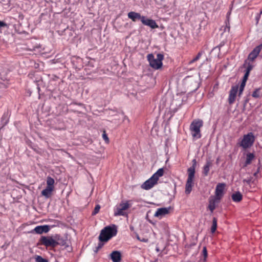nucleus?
Here are the masks:
<instances>
[{"instance_id": "3", "label": "nucleus", "mask_w": 262, "mask_h": 262, "mask_svg": "<svg viewBox=\"0 0 262 262\" xmlns=\"http://www.w3.org/2000/svg\"><path fill=\"white\" fill-rule=\"evenodd\" d=\"M255 138L252 132L248 133L243 136V139L237 143V145L242 147L244 149L251 147L255 142Z\"/></svg>"}, {"instance_id": "20", "label": "nucleus", "mask_w": 262, "mask_h": 262, "mask_svg": "<svg viewBox=\"0 0 262 262\" xmlns=\"http://www.w3.org/2000/svg\"><path fill=\"white\" fill-rule=\"evenodd\" d=\"M231 198L234 202H239L242 200L243 195L239 191H236L232 194Z\"/></svg>"}, {"instance_id": "11", "label": "nucleus", "mask_w": 262, "mask_h": 262, "mask_svg": "<svg viewBox=\"0 0 262 262\" xmlns=\"http://www.w3.org/2000/svg\"><path fill=\"white\" fill-rule=\"evenodd\" d=\"M238 85H236L232 86L229 92V95L228 98V102L230 104L234 103L238 91Z\"/></svg>"}, {"instance_id": "32", "label": "nucleus", "mask_w": 262, "mask_h": 262, "mask_svg": "<svg viewBox=\"0 0 262 262\" xmlns=\"http://www.w3.org/2000/svg\"><path fill=\"white\" fill-rule=\"evenodd\" d=\"M202 254L204 257L203 261L205 262L208 256L207 250L206 247H203Z\"/></svg>"}, {"instance_id": "13", "label": "nucleus", "mask_w": 262, "mask_h": 262, "mask_svg": "<svg viewBox=\"0 0 262 262\" xmlns=\"http://www.w3.org/2000/svg\"><path fill=\"white\" fill-rule=\"evenodd\" d=\"M126 121L128 122V120L126 118L123 112L122 111H117L116 114V124L118 123V125L121 123Z\"/></svg>"}, {"instance_id": "28", "label": "nucleus", "mask_w": 262, "mask_h": 262, "mask_svg": "<svg viewBox=\"0 0 262 262\" xmlns=\"http://www.w3.org/2000/svg\"><path fill=\"white\" fill-rule=\"evenodd\" d=\"M260 90H261L260 88L256 89L254 90V91L252 93V96L255 98H258L260 97Z\"/></svg>"}, {"instance_id": "42", "label": "nucleus", "mask_w": 262, "mask_h": 262, "mask_svg": "<svg viewBox=\"0 0 262 262\" xmlns=\"http://www.w3.org/2000/svg\"><path fill=\"white\" fill-rule=\"evenodd\" d=\"M111 258L113 262H115V250L113 251L110 255Z\"/></svg>"}, {"instance_id": "46", "label": "nucleus", "mask_w": 262, "mask_h": 262, "mask_svg": "<svg viewBox=\"0 0 262 262\" xmlns=\"http://www.w3.org/2000/svg\"><path fill=\"white\" fill-rule=\"evenodd\" d=\"M249 74H250L249 73L247 72H245V74H244V76H247V77H249Z\"/></svg>"}, {"instance_id": "25", "label": "nucleus", "mask_w": 262, "mask_h": 262, "mask_svg": "<svg viewBox=\"0 0 262 262\" xmlns=\"http://www.w3.org/2000/svg\"><path fill=\"white\" fill-rule=\"evenodd\" d=\"M243 67L246 68V69L245 70V72H247L248 73H250V71L252 70L253 68V66L249 62H247V60H245L244 61V63L243 65Z\"/></svg>"}, {"instance_id": "14", "label": "nucleus", "mask_w": 262, "mask_h": 262, "mask_svg": "<svg viewBox=\"0 0 262 262\" xmlns=\"http://www.w3.org/2000/svg\"><path fill=\"white\" fill-rule=\"evenodd\" d=\"M170 208V207L158 208L155 213L154 216L155 217H161L162 216L168 214L169 212Z\"/></svg>"}, {"instance_id": "27", "label": "nucleus", "mask_w": 262, "mask_h": 262, "mask_svg": "<svg viewBox=\"0 0 262 262\" xmlns=\"http://www.w3.org/2000/svg\"><path fill=\"white\" fill-rule=\"evenodd\" d=\"M217 228V219L215 217H213L212 220V225L211 228V232L214 233Z\"/></svg>"}, {"instance_id": "49", "label": "nucleus", "mask_w": 262, "mask_h": 262, "mask_svg": "<svg viewBox=\"0 0 262 262\" xmlns=\"http://www.w3.org/2000/svg\"><path fill=\"white\" fill-rule=\"evenodd\" d=\"M115 232H116V234H117V227L116 226V230H115Z\"/></svg>"}, {"instance_id": "5", "label": "nucleus", "mask_w": 262, "mask_h": 262, "mask_svg": "<svg viewBox=\"0 0 262 262\" xmlns=\"http://www.w3.org/2000/svg\"><path fill=\"white\" fill-rule=\"evenodd\" d=\"M203 121L201 120H194L190 125V130L193 138L200 139L201 138L200 128L203 126Z\"/></svg>"}, {"instance_id": "37", "label": "nucleus", "mask_w": 262, "mask_h": 262, "mask_svg": "<svg viewBox=\"0 0 262 262\" xmlns=\"http://www.w3.org/2000/svg\"><path fill=\"white\" fill-rule=\"evenodd\" d=\"M105 242H100V241H99V243H98V246L96 247V250L95 251V252H97L98 251V250L101 249L103 245H104V243H105Z\"/></svg>"}, {"instance_id": "39", "label": "nucleus", "mask_w": 262, "mask_h": 262, "mask_svg": "<svg viewBox=\"0 0 262 262\" xmlns=\"http://www.w3.org/2000/svg\"><path fill=\"white\" fill-rule=\"evenodd\" d=\"M136 237H137V238L139 241H141V242H143L146 243V242H148V241L147 238H140V237H139V236L138 234H137Z\"/></svg>"}, {"instance_id": "29", "label": "nucleus", "mask_w": 262, "mask_h": 262, "mask_svg": "<svg viewBox=\"0 0 262 262\" xmlns=\"http://www.w3.org/2000/svg\"><path fill=\"white\" fill-rule=\"evenodd\" d=\"M230 12H228L227 15V20L226 21V26L224 28V32L226 31V30H227V31L229 32L230 31V24H229V15H230Z\"/></svg>"}, {"instance_id": "45", "label": "nucleus", "mask_w": 262, "mask_h": 262, "mask_svg": "<svg viewBox=\"0 0 262 262\" xmlns=\"http://www.w3.org/2000/svg\"><path fill=\"white\" fill-rule=\"evenodd\" d=\"M252 178H248V179H244V180H243V182H246V183H247V184H250V183H251V181H252Z\"/></svg>"}, {"instance_id": "8", "label": "nucleus", "mask_w": 262, "mask_h": 262, "mask_svg": "<svg viewBox=\"0 0 262 262\" xmlns=\"http://www.w3.org/2000/svg\"><path fill=\"white\" fill-rule=\"evenodd\" d=\"M194 176L193 174H188V178L185 185V193L189 194L192 191V187L193 185V180Z\"/></svg>"}, {"instance_id": "43", "label": "nucleus", "mask_w": 262, "mask_h": 262, "mask_svg": "<svg viewBox=\"0 0 262 262\" xmlns=\"http://www.w3.org/2000/svg\"><path fill=\"white\" fill-rule=\"evenodd\" d=\"M7 27V24L6 23H5V22L0 20V29L3 27Z\"/></svg>"}, {"instance_id": "9", "label": "nucleus", "mask_w": 262, "mask_h": 262, "mask_svg": "<svg viewBox=\"0 0 262 262\" xmlns=\"http://www.w3.org/2000/svg\"><path fill=\"white\" fill-rule=\"evenodd\" d=\"M225 183H219L215 188V196L218 201H220L224 195V190L225 189Z\"/></svg>"}, {"instance_id": "44", "label": "nucleus", "mask_w": 262, "mask_h": 262, "mask_svg": "<svg viewBox=\"0 0 262 262\" xmlns=\"http://www.w3.org/2000/svg\"><path fill=\"white\" fill-rule=\"evenodd\" d=\"M257 166H258V168L257 169L256 172H257V173H259L260 171V168L261 167V164L260 163V161L259 159L258 160V163L257 164Z\"/></svg>"}, {"instance_id": "31", "label": "nucleus", "mask_w": 262, "mask_h": 262, "mask_svg": "<svg viewBox=\"0 0 262 262\" xmlns=\"http://www.w3.org/2000/svg\"><path fill=\"white\" fill-rule=\"evenodd\" d=\"M122 255L120 251L116 250V262H123L121 261Z\"/></svg>"}, {"instance_id": "38", "label": "nucleus", "mask_w": 262, "mask_h": 262, "mask_svg": "<svg viewBox=\"0 0 262 262\" xmlns=\"http://www.w3.org/2000/svg\"><path fill=\"white\" fill-rule=\"evenodd\" d=\"M2 121L4 122L3 123L4 125L6 124L8 121L7 115L4 114L2 118Z\"/></svg>"}, {"instance_id": "40", "label": "nucleus", "mask_w": 262, "mask_h": 262, "mask_svg": "<svg viewBox=\"0 0 262 262\" xmlns=\"http://www.w3.org/2000/svg\"><path fill=\"white\" fill-rule=\"evenodd\" d=\"M249 99L248 98H246L244 101L243 103V111L245 110V107L246 106L247 103L249 102Z\"/></svg>"}, {"instance_id": "4", "label": "nucleus", "mask_w": 262, "mask_h": 262, "mask_svg": "<svg viewBox=\"0 0 262 262\" xmlns=\"http://www.w3.org/2000/svg\"><path fill=\"white\" fill-rule=\"evenodd\" d=\"M147 58L149 63V65L152 68L158 70L162 67L163 64L162 60L164 59V55L163 54H157L156 58H155L152 54H149L147 55Z\"/></svg>"}, {"instance_id": "48", "label": "nucleus", "mask_w": 262, "mask_h": 262, "mask_svg": "<svg viewBox=\"0 0 262 262\" xmlns=\"http://www.w3.org/2000/svg\"><path fill=\"white\" fill-rule=\"evenodd\" d=\"M219 158H217V159H216V164H218V163H219Z\"/></svg>"}, {"instance_id": "51", "label": "nucleus", "mask_w": 262, "mask_h": 262, "mask_svg": "<svg viewBox=\"0 0 262 262\" xmlns=\"http://www.w3.org/2000/svg\"><path fill=\"white\" fill-rule=\"evenodd\" d=\"M176 184H174V189L176 190Z\"/></svg>"}, {"instance_id": "1", "label": "nucleus", "mask_w": 262, "mask_h": 262, "mask_svg": "<svg viewBox=\"0 0 262 262\" xmlns=\"http://www.w3.org/2000/svg\"><path fill=\"white\" fill-rule=\"evenodd\" d=\"M40 244L47 247H55L58 245H64L63 241L60 242V236L55 235L54 236H42L39 239Z\"/></svg>"}, {"instance_id": "22", "label": "nucleus", "mask_w": 262, "mask_h": 262, "mask_svg": "<svg viewBox=\"0 0 262 262\" xmlns=\"http://www.w3.org/2000/svg\"><path fill=\"white\" fill-rule=\"evenodd\" d=\"M54 189L49 187H46V188L43 189L41 191V194L43 196H46V198H49L52 191Z\"/></svg>"}, {"instance_id": "23", "label": "nucleus", "mask_w": 262, "mask_h": 262, "mask_svg": "<svg viewBox=\"0 0 262 262\" xmlns=\"http://www.w3.org/2000/svg\"><path fill=\"white\" fill-rule=\"evenodd\" d=\"M192 165L191 167H190L188 170H187V172H188V174H191L192 173L193 175L194 176V174H195V167H196V159H193L192 160Z\"/></svg>"}, {"instance_id": "16", "label": "nucleus", "mask_w": 262, "mask_h": 262, "mask_svg": "<svg viewBox=\"0 0 262 262\" xmlns=\"http://www.w3.org/2000/svg\"><path fill=\"white\" fill-rule=\"evenodd\" d=\"M212 166V162L209 159H207L206 160V162L205 165L203 167L202 173L204 176H207L208 175V173L210 170V167Z\"/></svg>"}, {"instance_id": "26", "label": "nucleus", "mask_w": 262, "mask_h": 262, "mask_svg": "<svg viewBox=\"0 0 262 262\" xmlns=\"http://www.w3.org/2000/svg\"><path fill=\"white\" fill-rule=\"evenodd\" d=\"M55 183V181L54 179L51 178V177H48L47 179V187H51L54 189V184Z\"/></svg>"}, {"instance_id": "21", "label": "nucleus", "mask_w": 262, "mask_h": 262, "mask_svg": "<svg viewBox=\"0 0 262 262\" xmlns=\"http://www.w3.org/2000/svg\"><path fill=\"white\" fill-rule=\"evenodd\" d=\"M164 172V170L163 168H160L152 176V177H153L158 181L159 177L163 176Z\"/></svg>"}, {"instance_id": "24", "label": "nucleus", "mask_w": 262, "mask_h": 262, "mask_svg": "<svg viewBox=\"0 0 262 262\" xmlns=\"http://www.w3.org/2000/svg\"><path fill=\"white\" fill-rule=\"evenodd\" d=\"M243 67L246 68V69L245 70V72H247L248 73H250V71L252 70L253 68V66L249 62H247V60H245L244 61V63L243 65Z\"/></svg>"}, {"instance_id": "17", "label": "nucleus", "mask_w": 262, "mask_h": 262, "mask_svg": "<svg viewBox=\"0 0 262 262\" xmlns=\"http://www.w3.org/2000/svg\"><path fill=\"white\" fill-rule=\"evenodd\" d=\"M50 230L49 226L48 225H43V226H36L34 231L37 234H42V233H47Z\"/></svg>"}, {"instance_id": "19", "label": "nucleus", "mask_w": 262, "mask_h": 262, "mask_svg": "<svg viewBox=\"0 0 262 262\" xmlns=\"http://www.w3.org/2000/svg\"><path fill=\"white\" fill-rule=\"evenodd\" d=\"M255 155L253 153L248 152L246 154V158L243 167H247L248 165L250 164L252 161L255 158Z\"/></svg>"}, {"instance_id": "36", "label": "nucleus", "mask_w": 262, "mask_h": 262, "mask_svg": "<svg viewBox=\"0 0 262 262\" xmlns=\"http://www.w3.org/2000/svg\"><path fill=\"white\" fill-rule=\"evenodd\" d=\"M102 138L103 140L105 141V143H108L109 142V139L105 130H103V132Z\"/></svg>"}, {"instance_id": "52", "label": "nucleus", "mask_w": 262, "mask_h": 262, "mask_svg": "<svg viewBox=\"0 0 262 262\" xmlns=\"http://www.w3.org/2000/svg\"><path fill=\"white\" fill-rule=\"evenodd\" d=\"M262 13V10L260 11V14Z\"/></svg>"}, {"instance_id": "33", "label": "nucleus", "mask_w": 262, "mask_h": 262, "mask_svg": "<svg viewBox=\"0 0 262 262\" xmlns=\"http://www.w3.org/2000/svg\"><path fill=\"white\" fill-rule=\"evenodd\" d=\"M35 260L36 262H48L47 259L42 258L41 256L39 255L36 256Z\"/></svg>"}, {"instance_id": "41", "label": "nucleus", "mask_w": 262, "mask_h": 262, "mask_svg": "<svg viewBox=\"0 0 262 262\" xmlns=\"http://www.w3.org/2000/svg\"><path fill=\"white\" fill-rule=\"evenodd\" d=\"M248 79V77L244 76L243 77V79H242V81L241 83H243V84L246 85V82H247Z\"/></svg>"}, {"instance_id": "47", "label": "nucleus", "mask_w": 262, "mask_h": 262, "mask_svg": "<svg viewBox=\"0 0 262 262\" xmlns=\"http://www.w3.org/2000/svg\"><path fill=\"white\" fill-rule=\"evenodd\" d=\"M258 173H257V172L256 171L255 172H254V176H255V177H257V174H258Z\"/></svg>"}, {"instance_id": "15", "label": "nucleus", "mask_w": 262, "mask_h": 262, "mask_svg": "<svg viewBox=\"0 0 262 262\" xmlns=\"http://www.w3.org/2000/svg\"><path fill=\"white\" fill-rule=\"evenodd\" d=\"M128 17L132 19L133 21H136L137 20H140L141 21L143 15L139 13L131 11L127 14Z\"/></svg>"}, {"instance_id": "34", "label": "nucleus", "mask_w": 262, "mask_h": 262, "mask_svg": "<svg viewBox=\"0 0 262 262\" xmlns=\"http://www.w3.org/2000/svg\"><path fill=\"white\" fill-rule=\"evenodd\" d=\"M100 209V206L98 204L96 205L93 211L92 212V215H95L96 214H97Z\"/></svg>"}, {"instance_id": "50", "label": "nucleus", "mask_w": 262, "mask_h": 262, "mask_svg": "<svg viewBox=\"0 0 262 262\" xmlns=\"http://www.w3.org/2000/svg\"><path fill=\"white\" fill-rule=\"evenodd\" d=\"M130 228L131 230H133V229H134V228L133 227H130Z\"/></svg>"}, {"instance_id": "7", "label": "nucleus", "mask_w": 262, "mask_h": 262, "mask_svg": "<svg viewBox=\"0 0 262 262\" xmlns=\"http://www.w3.org/2000/svg\"><path fill=\"white\" fill-rule=\"evenodd\" d=\"M262 49V43L256 46L253 50L249 53L247 60H249L251 61H254L259 55L260 52Z\"/></svg>"}, {"instance_id": "10", "label": "nucleus", "mask_w": 262, "mask_h": 262, "mask_svg": "<svg viewBox=\"0 0 262 262\" xmlns=\"http://www.w3.org/2000/svg\"><path fill=\"white\" fill-rule=\"evenodd\" d=\"M158 181L153 177H151L141 185V188L145 190H149L152 188L155 185L157 184Z\"/></svg>"}, {"instance_id": "6", "label": "nucleus", "mask_w": 262, "mask_h": 262, "mask_svg": "<svg viewBox=\"0 0 262 262\" xmlns=\"http://www.w3.org/2000/svg\"><path fill=\"white\" fill-rule=\"evenodd\" d=\"M142 23L145 26H148L152 29L158 28L159 26L155 20L148 18L147 16H143L141 20Z\"/></svg>"}, {"instance_id": "30", "label": "nucleus", "mask_w": 262, "mask_h": 262, "mask_svg": "<svg viewBox=\"0 0 262 262\" xmlns=\"http://www.w3.org/2000/svg\"><path fill=\"white\" fill-rule=\"evenodd\" d=\"M203 53V51H200L198 53L197 55L193 59H192L191 60H190L189 61V64H191V63L196 61L197 60H198L200 58V57H201Z\"/></svg>"}, {"instance_id": "35", "label": "nucleus", "mask_w": 262, "mask_h": 262, "mask_svg": "<svg viewBox=\"0 0 262 262\" xmlns=\"http://www.w3.org/2000/svg\"><path fill=\"white\" fill-rule=\"evenodd\" d=\"M245 84H244L243 83H241V85L239 86V91H238V96L240 97L241 96V95L243 93V92L244 90V88L245 87Z\"/></svg>"}, {"instance_id": "12", "label": "nucleus", "mask_w": 262, "mask_h": 262, "mask_svg": "<svg viewBox=\"0 0 262 262\" xmlns=\"http://www.w3.org/2000/svg\"><path fill=\"white\" fill-rule=\"evenodd\" d=\"M130 207V205L127 202L124 203L120 204L117 208V211L116 212V215L127 216L126 213L125 212Z\"/></svg>"}, {"instance_id": "18", "label": "nucleus", "mask_w": 262, "mask_h": 262, "mask_svg": "<svg viewBox=\"0 0 262 262\" xmlns=\"http://www.w3.org/2000/svg\"><path fill=\"white\" fill-rule=\"evenodd\" d=\"M220 201H218V200L214 198L213 196H211L209 201V205H208V208L211 211L213 212L214 210L215 209V203H219Z\"/></svg>"}, {"instance_id": "2", "label": "nucleus", "mask_w": 262, "mask_h": 262, "mask_svg": "<svg viewBox=\"0 0 262 262\" xmlns=\"http://www.w3.org/2000/svg\"><path fill=\"white\" fill-rule=\"evenodd\" d=\"M115 235V225L104 228L100 232L99 239L100 242H107Z\"/></svg>"}]
</instances>
